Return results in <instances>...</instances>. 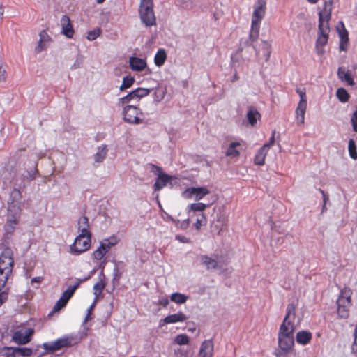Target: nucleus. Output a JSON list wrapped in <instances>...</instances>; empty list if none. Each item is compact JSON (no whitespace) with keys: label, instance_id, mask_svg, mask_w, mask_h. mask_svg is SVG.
I'll use <instances>...</instances> for the list:
<instances>
[{"label":"nucleus","instance_id":"de8ad7c7","mask_svg":"<svg viewBox=\"0 0 357 357\" xmlns=\"http://www.w3.org/2000/svg\"><path fill=\"white\" fill-rule=\"evenodd\" d=\"M9 289H5L0 291V306L4 303L8 298Z\"/></svg>","mask_w":357,"mask_h":357},{"label":"nucleus","instance_id":"a18cd8bd","mask_svg":"<svg viewBox=\"0 0 357 357\" xmlns=\"http://www.w3.org/2000/svg\"><path fill=\"white\" fill-rule=\"evenodd\" d=\"M206 218L205 215L203 213H202L200 215V218H198L197 219L195 223L194 224V226L197 230H199L201 227L204 225H206Z\"/></svg>","mask_w":357,"mask_h":357},{"label":"nucleus","instance_id":"c9c22d12","mask_svg":"<svg viewBox=\"0 0 357 357\" xmlns=\"http://www.w3.org/2000/svg\"><path fill=\"white\" fill-rule=\"evenodd\" d=\"M135 91H132L126 96L119 98L118 100V103L119 105L123 106L125 104L129 103L132 100H137V96H135Z\"/></svg>","mask_w":357,"mask_h":357},{"label":"nucleus","instance_id":"5fc2aeb1","mask_svg":"<svg viewBox=\"0 0 357 357\" xmlns=\"http://www.w3.org/2000/svg\"><path fill=\"white\" fill-rule=\"evenodd\" d=\"M37 170H33L28 172V176H26V178L29 181H33L36 178V176Z\"/></svg>","mask_w":357,"mask_h":357},{"label":"nucleus","instance_id":"20e7f679","mask_svg":"<svg viewBox=\"0 0 357 357\" xmlns=\"http://www.w3.org/2000/svg\"><path fill=\"white\" fill-rule=\"evenodd\" d=\"M266 0H257L253 7L249 40L255 42L259 36L261 21L266 15Z\"/></svg>","mask_w":357,"mask_h":357},{"label":"nucleus","instance_id":"8fccbe9b","mask_svg":"<svg viewBox=\"0 0 357 357\" xmlns=\"http://www.w3.org/2000/svg\"><path fill=\"white\" fill-rule=\"evenodd\" d=\"M13 347H4L3 351H4L3 355L5 357H15V351H12Z\"/></svg>","mask_w":357,"mask_h":357},{"label":"nucleus","instance_id":"69168bd1","mask_svg":"<svg viewBox=\"0 0 357 357\" xmlns=\"http://www.w3.org/2000/svg\"><path fill=\"white\" fill-rule=\"evenodd\" d=\"M236 79H238V76H237V75H235L234 77V80H236Z\"/></svg>","mask_w":357,"mask_h":357},{"label":"nucleus","instance_id":"c03bdc74","mask_svg":"<svg viewBox=\"0 0 357 357\" xmlns=\"http://www.w3.org/2000/svg\"><path fill=\"white\" fill-rule=\"evenodd\" d=\"M137 99H140L143 97L148 96L150 93V90L145 88H137L134 90Z\"/></svg>","mask_w":357,"mask_h":357},{"label":"nucleus","instance_id":"bb28decb","mask_svg":"<svg viewBox=\"0 0 357 357\" xmlns=\"http://www.w3.org/2000/svg\"><path fill=\"white\" fill-rule=\"evenodd\" d=\"M268 152L267 146H262L255 155L254 163L257 165H263Z\"/></svg>","mask_w":357,"mask_h":357},{"label":"nucleus","instance_id":"39448f33","mask_svg":"<svg viewBox=\"0 0 357 357\" xmlns=\"http://www.w3.org/2000/svg\"><path fill=\"white\" fill-rule=\"evenodd\" d=\"M352 291L348 287L343 288L337 300V312L340 318L347 319L349 316Z\"/></svg>","mask_w":357,"mask_h":357},{"label":"nucleus","instance_id":"37998d69","mask_svg":"<svg viewBox=\"0 0 357 357\" xmlns=\"http://www.w3.org/2000/svg\"><path fill=\"white\" fill-rule=\"evenodd\" d=\"M100 33L101 29L100 28L95 29L87 33L86 38L90 41L94 40L100 35Z\"/></svg>","mask_w":357,"mask_h":357},{"label":"nucleus","instance_id":"b1692460","mask_svg":"<svg viewBox=\"0 0 357 357\" xmlns=\"http://www.w3.org/2000/svg\"><path fill=\"white\" fill-rule=\"evenodd\" d=\"M312 338V334L310 331H301L296 335V340L298 344L301 345H306L309 344Z\"/></svg>","mask_w":357,"mask_h":357},{"label":"nucleus","instance_id":"a19ab883","mask_svg":"<svg viewBox=\"0 0 357 357\" xmlns=\"http://www.w3.org/2000/svg\"><path fill=\"white\" fill-rule=\"evenodd\" d=\"M12 351H15V353L18 352L23 357L31 356L33 354L32 349L31 348L26 347H13Z\"/></svg>","mask_w":357,"mask_h":357},{"label":"nucleus","instance_id":"052dcab7","mask_svg":"<svg viewBox=\"0 0 357 357\" xmlns=\"http://www.w3.org/2000/svg\"><path fill=\"white\" fill-rule=\"evenodd\" d=\"M90 315H91V310H88V314L85 318V322H86L90 318Z\"/></svg>","mask_w":357,"mask_h":357},{"label":"nucleus","instance_id":"9b49d317","mask_svg":"<svg viewBox=\"0 0 357 357\" xmlns=\"http://www.w3.org/2000/svg\"><path fill=\"white\" fill-rule=\"evenodd\" d=\"M158 172V176L154 183L153 188L155 191H159L165 187L167 183L172 180V176L162 172V169L156 165H153Z\"/></svg>","mask_w":357,"mask_h":357},{"label":"nucleus","instance_id":"5701e85b","mask_svg":"<svg viewBox=\"0 0 357 357\" xmlns=\"http://www.w3.org/2000/svg\"><path fill=\"white\" fill-rule=\"evenodd\" d=\"M340 44L339 48L341 51H347L349 46V33L342 24V29L339 31Z\"/></svg>","mask_w":357,"mask_h":357},{"label":"nucleus","instance_id":"ddd939ff","mask_svg":"<svg viewBox=\"0 0 357 357\" xmlns=\"http://www.w3.org/2000/svg\"><path fill=\"white\" fill-rule=\"evenodd\" d=\"M33 333V329H29L26 334L22 331H16L12 335V340L18 344H26L31 341V336Z\"/></svg>","mask_w":357,"mask_h":357},{"label":"nucleus","instance_id":"f704fd0d","mask_svg":"<svg viewBox=\"0 0 357 357\" xmlns=\"http://www.w3.org/2000/svg\"><path fill=\"white\" fill-rule=\"evenodd\" d=\"M336 96L341 102H347L349 99V94L344 88H339L336 91Z\"/></svg>","mask_w":357,"mask_h":357},{"label":"nucleus","instance_id":"603ef678","mask_svg":"<svg viewBox=\"0 0 357 357\" xmlns=\"http://www.w3.org/2000/svg\"><path fill=\"white\" fill-rule=\"evenodd\" d=\"M275 130H273L272 132V135L269 139V141L268 143L264 144L263 146H267V150L269 151V149L271 146H273L275 143Z\"/></svg>","mask_w":357,"mask_h":357},{"label":"nucleus","instance_id":"7c9ffc66","mask_svg":"<svg viewBox=\"0 0 357 357\" xmlns=\"http://www.w3.org/2000/svg\"><path fill=\"white\" fill-rule=\"evenodd\" d=\"M167 59V54L163 49H159L154 58L155 64L157 66H161L164 64Z\"/></svg>","mask_w":357,"mask_h":357},{"label":"nucleus","instance_id":"f03ea898","mask_svg":"<svg viewBox=\"0 0 357 357\" xmlns=\"http://www.w3.org/2000/svg\"><path fill=\"white\" fill-rule=\"evenodd\" d=\"M295 330V326H280L278 333L279 350L275 354L276 357H296L294 337Z\"/></svg>","mask_w":357,"mask_h":357},{"label":"nucleus","instance_id":"9d476101","mask_svg":"<svg viewBox=\"0 0 357 357\" xmlns=\"http://www.w3.org/2000/svg\"><path fill=\"white\" fill-rule=\"evenodd\" d=\"M209 193L210 190L206 187H190L182 192V196L185 199L194 197L195 200L199 201Z\"/></svg>","mask_w":357,"mask_h":357},{"label":"nucleus","instance_id":"c756f323","mask_svg":"<svg viewBox=\"0 0 357 357\" xmlns=\"http://www.w3.org/2000/svg\"><path fill=\"white\" fill-rule=\"evenodd\" d=\"M261 117L260 113L254 107H250L248 112H247V119L249 122V123L254 126L257 122V120L259 119Z\"/></svg>","mask_w":357,"mask_h":357},{"label":"nucleus","instance_id":"412c9836","mask_svg":"<svg viewBox=\"0 0 357 357\" xmlns=\"http://www.w3.org/2000/svg\"><path fill=\"white\" fill-rule=\"evenodd\" d=\"M89 228L90 225L88 218L85 215L80 217L77 222V229L80 232L79 234L91 235Z\"/></svg>","mask_w":357,"mask_h":357},{"label":"nucleus","instance_id":"f3484780","mask_svg":"<svg viewBox=\"0 0 357 357\" xmlns=\"http://www.w3.org/2000/svg\"><path fill=\"white\" fill-rule=\"evenodd\" d=\"M39 36L40 39L37 46L35 48L36 53H40V52L45 50L47 45L52 41L51 37L48 35L45 30L40 31Z\"/></svg>","mask_w":357,"mask_h":357},{"label":"nucleus","instance_id":"58836bf2","mask_svg":"<svg viewBox=\"0 0 357 357\" xmlns=\"http://www.w3.org/2000/svg\"><path fill=\"white\" fill-rule=\"evenodd\" d=\"M348 150L349 156L354 159H357V151H356V143L354 139H351L349 141V145H348Z\"/></svg>","mask_w":357,"mask_h":357},{"label":"nucleus","instance_id":"4d7b16f0","mask_svg":"<svg viewBox=\"0 0 357 357\" xmlns=\"http://www.w3.org/2000/svg\"><path fill=\"white\" fill-rule=\"evenodd\" d=\"M43 276L34 277L31 279V284H33V283L40 284L43 282Z\"/></svg>","mask_w":357,"mask_h":357},{"label":"nucleus","instance_id":"423d86ee","mask_svg":"<svg viewBox=\"0 0 357 357\" xmlns=\"http://www.w3.org/2000/svg\"><path fill=\"white\" fill-rule=\"evenodd\" d=\"M139 14L142 22L146 26L156 24V17L153 11V0H141Z\"/></svg>","mask_w":357,"mask_h":357},{"label":"nucleus","instance_id":"a878e982","mask_svg":"<svg viewBox=\"0 0 357 357\" xmlns=\"http://www.w3.org/2000/svg\"><path fill=\"white\" fill-rule=\"evenodd\" d=\"M241 144L239 142H230L225 152V155L229 158H238L241 153L237 148L241 146Z\"/></svg>","mask_w":357,"mask_h":357},{"label":"nucleus","instance_id":"e433bc0d","mask_svg":"<svg viewBox=\"0 0 357 357\" xmlns=\"http://www.w3.org/2000/svg\"><path fill=\"white\" fill-rule=\"evenodd\" d=\"M107 253V252L105 250V248L100 244V246L93 251V257L98 261L102 260Z\"/></svg>","mask_w":357,"mask_h":357},{"label":"nucleus","instance_id":"a211bd4d","mask_svg":"<svg viewBox=\"0 0 357 357\" xmlns=\"http://www.w3.org/2000/svg\"><path fill=\"white\" fill-rule=\"evenodd\" d=\"M295 317L296 306L294 303H290L287 307L286 314L281 324L288 326H295L294 323Z\"/></svg>","mask_w":357,"mask_h":357},{"label":"nucleus","instance_id":"774afa93","mask_svg":"<svg viewBox=\"0 0 357 357\" xmlns=\"http://www.w3.org/2000/svg\"><path fill=\"white\" fill-rule=\"evenodd\" d=\"M15 191L17 192L19 194L20 193V190H15Z\"/></svg>","mask_w":357,"mask_h":357},{"label":"nucleus","instance_id":"393cba45","mask_svg":"<svg viewBox=\"0 0 357 357\" xmlns=\"http://www.w3.org/2000/svg\"><path fill=\"white\" fill-rule=\"evenodd\" d=\"M337 77L342 81H345L349 86H354L355 84L351 72L349 70H345L342 67H339L337 70Z\"/></svg>","mask_w":357,"mask_h":357},{"label":"nucleus","instance_id":"ea45409f","mask_svg":"<svg viewBox=\"0 0 357 357\" xmlns=\"http://www.w3.org/2000/svg\"><path fill=\"white\" fill-rule=\"evenodd\" d=\"M189 337L186 334H178L174 338V342L178 345L188 344Z\"/></svg>","mask_w":357,"mask_h":357},{"label":"nucleus","instance_id":"680f3d73","mask_svg":"<svg viewBox=\"0 0 357 357\" xmlns=\"http://www.w3.org/2000/svg\"><path fill=\"white\" fill-rule=\"evenodd\" d=\"M310 3H312V4H315L317 3L319 0H307Z\"/></svg>","mask_w":357,"mask_h":357},{"label":"nucleus","instance_id":"c85d7f7f","mask_svg":"<svg viewBox=\"0 0 357 357\" xmlns=\"http://www.w3.org/2000/svg\"><path fill=\"white\" fill-rule=\"evenodd\" d=\"M200 260L202 264L204 265L208 270L218 268V261L208 255H201Z\"/></svg>","mask_w":357,"mask_h":357},{"label":"nucleus","instance_id":"864d4df0","mask_svg":"<svg viewBox=\"0 0 357 357\" xmlns=\"http://www.w3.org/2000/svg\"><path fill=\"white\" fill-rule=\"evenodd\" d=\"M7 73L4 68L2 66H0V82H4L6 79Z\"/></svg>","mask_w":357,"mask_h":357},{"label":"nucleus","instance_id":"dca6fc26","mask_svg":"<svg viewBox=\"0 0 357 357\" xmlns=\"http://www.w3.org/2000/svg\"><path fill=\"white\" fill-rule=\"evenodd\" d=\"M19 222V216L9 213L7 216L6 222L4 225V230L7 235H13L16 225Z\"/></svg>","mask_w":357,"mask_h":357},{"label":"nucleus","instance_id":"cd10ccee","mask_svg":"<svg viewBox=\"0 0 357 357\" xmlns=\"http://www.w3.org/2000/svg\"><path fill=\"white\" fill-rule=\"evenodd\" d=\"M119 242V238L116 235H112L107 238L103 239L100 242L101 246L105 248V250L108 252L110 249L115 246Z\"/></svg>","mask_w":357,"mask_h":357},{"label":"nucleus","instance_id":"7ed1b4c3","mask_svg":"<svg viewBox=\"0 0 357 357\" xmlns=\"http://www.w3.org/2000/svg\"><path fill=\"white\" fill-rule=\"evenodd\" d=\"M14 266L13 252L7 247L0 255V291L9 289L6 284L12 277Z\"/></svg>","mask_w":357,"mask_h":357},{"label":"nucleus","instance_id":"0eeeda50","mask_svg":"<svg viewBox=\"0 0 357 357\" xmlns=\"http://www.w3.org/2000/svg\"><path fill=\"white\" fill-rule=\"evenodd\" d=\"M91 235L79 234L73 244L70 245V252L74 255H79L91 248Z\"/></svg>","mask_w":357,"mask_h":357},{"label":"nucleus","instance_id":"4c0bfd02","mask_svg":"<svg viewBox=\"0 0 357 357\" xmlns=\"http://www.w3.org/2000/svg\"><path fill=\"white\" fill-rule=\"evenodd\" d=\"M105 286L106 282L103 279H100L97 283L94 284L93 291L96 297H98L102 293Z\"/></svg>","mask_w":357,"mask_h":357},{"label":"nucleus","instance_id":"1a4fd4ad","mask_svg":"<svg viewBox=\"0 0 357 357\" xmlns=\"http://www.w3.org/2000/svg\"><path fill=\"white\" fill-rule=\"evenodd\" d=\"M81 281L77 282L75 285H70L62 294L61 298L56 301L53 307L52 312H57L66 307L69 300L75 294L76 289L79 287Z\"/></svg>","mask_w":357,"mask_h":357},{"label":"nucleus","instance_id":"f8f14e48","mask_svg":"<svg viewBox=\"0 0 357 357\" xmlns=\"http://www.w3.org/2000/svg\"><path fill=\"white\" fill-rule=\"evenodd\" d=\"M71 340L68 337L59 338L53 342L44 343L43 347L49 351H55L70 346Z\"/></svg>","mask_w":357,"mask_h":357},{"label":"nucleus","instance_id":"2eb2a0df","mask_svg":"<svg viewBox=\"0 0 357 357\" xmlns=\"http://www.w3.org/2000/svg\"><path fill=\"white\" fill-rule=\"evenodd\" d=\"M214 344L212 340H204L200 347L199 357H213Z\"/></svg>","mask_w":357,"mask_h":357},{"label":"nucleus","instance_id":"4be33fe9","mask_svg":"<svg viewBox=\"0 0 357 357\" xmlns=\"http://www.w3.org/2000/svg\"><path fill=\"white\" fill-rule=\"evenodd\" d=\"M307 102H298L295 111L297 123L303 125L305 123V114L307 109Z\"/></svg>","mask_w":357,"mask_h":357},{"label":"nucleus","instance_id":"473e14b6","mask_svg":"<svg viewBox=\"0 0 357 357\" xmlns=\"http://www.w3.org/2000/svg\"><path fill=\"white\" fill-rule=\"evenodd\" d=\"M170 300L177 304H183L187 301L188 297L185 294L176 292L170 296Z\"/></svg>","mask_w":357,"mask_h":357},{"label":"nucleus","instance_id":"bf43d9fd","mask_svg":"<svg viewBox=\"0 0 357 357\" xmlns=\"http://www.w3.org/2000/svg\"><path fill=\"white\" fill-rule=\"evenodd\" d=\"M3 8L2 5L0 4V20L3 18Z\"/></svg>","mask_w":357,"mask_h":357},{"label":"nucleus","instance_id":"6e6552de","mask_svg":"<svg viewBox=\"0 0 357 357\" xmlns=\"http://www.w3.org/2000/svg\"><path fill=\"white\" fill-rule=\"evenodd\" d=\"M123 119L129 123L139 124L143 122V113L136 106L127 105L123 111Z\"/></svg>","mask_w":357,"mask_h":357},{"label":"nucleus","instance_id":"f257e3e1","mask_svg":"<svg viewBox=\"0 0 357 357\" xmlns=\"http://www.w3.org/2000/svg\"><path fill=\"white\" fill-rule=\"evenodd\" d=\"M332 4L331 0L325 1L323 8L319 13L318 37L315 45L316 52L319 55H322L324 53V46L328 43Z\"/></svg>","mask_w":357,"mask_h":357},{"label":"nucleus","instance_id":"09e8293b","mask_svg":"<svg viewBox=\"0 0 357 357\" xmlns=\"http://www.w3.org/2000/svg\"><path fill=\"white\" fill-rule=\"evenodd\" d=\"M296 93H298V95L300 96L299 102H307V97H306V91H305V89H297Z\"/></svg>","mask_w":357,"mask_h":357},{"label":"nucleus","instance_id":"3c124183","mask_svg":"<svg viewBox=\"0 0 357 357\" xmlns=\"http://www.w3.org/2000/svg\"><path fill=\"white\" fill-rule=\"evenodd\" d=\"M354 131L357 132V111H355L351 119Z\"/></svg>","mask_w":357,"mask_h":357},{"label":"nucleus","instance_id":"6ab92c4d","mask_svg":"<svg viewBox=\"0 0 357 357\" xmlns=\"http://www.w3.org/2000/svg\"><path fill=\"white\" fill-rule=\"evenodd\" d=\"M188 317L187 315L179 311L176 314H169L165 317L162 321V324H160V325L183 322L188 320Z\"/></svg>","mask_w":357,"mask_h":357},{"label":"nucleus","instance_id":"e2e57ef3","mask_svg":"<svg viewBox=\"0 0 357 357\" xmlns=\"http://www.w3.org/2000/svg\"><path fill=\"white\" fill-rule=\"evenodd\" d=\"M268 49H269V50H268V56H267V58H266V61H268V59L269 58V56H270V54H271V50H270L271 45H268Z\"/></svg>","mask_w":357,"mask_h":357},{"label":"nucleus","instance_id":"aec40b11","mask_svg":"<svg viewBox=\"0 0 357 357\" xmlns=\"http://www.w3.org/2000/svg\"><path fill=\"white\" fill-rule=\"evenodd\" d=\"M130 68L134 71H142L146 68V62L139 57L131 56L129 59Z\"/></svg>","mask_w":357,"mask_h":357},{"label":"nucleus","instance_id":"13d9d810","mask_svg":"<svg viewBox=\"0 0 357 357\" xmlns=\"http://www.w3.org/2000/svg\"><path fill=\"white\" fill-rule=\"evenodd\" d=\"M320 192L322 194L323 197H324V204H326V201L328 199V198L327 197V196L325 195L324 193V191L321 190L320 189Z\"/></svg>","mask_w":357,"mask_h":357},{"label":"nucleus","instance_id":"6e6d98bb","mask_svg":"<svg viewBox=\"0 0 357 357\" xmlns=\"http://www.w3.org/2000/svg\"><path fill=\"white\" fill-rule=\"evenodd\" d=\"M169 303V300L167 297L162 298L158 301V304L163 307H167Z\"/></svg>","mask_w":357,"mask_h":357},{"label":"nucleus","instance_id":"2f4dec72","mask_svg":"<svg viewBox=\"0 0 357 357\" xmlns=\"http://www.w3.org/2000/svg\"><path fill=\"white\" fill-rule=\"evenodd\" d=\"M107 149L105 145L99 146L97 153L94 155V160L96 162H101L106 158Z\"/></svg>","mask_w":357,"mask_h":357},{"label":"nucleus","instance_id":"0e129e2a","mask_svg":"<svg viewBox=\"0 0 357 357\" xmlns=\"http://www.w3.org/2000/svg\"><path fill=\"white\" fill-rule=\"evenodd\" d=\"M105 0H96L97 3L101 4L105 2Z\"/></svg>","mask_w":357,"mask_h":357},{"label":"nucleus","instance_id":"338daca9","mask_svg":"<svg viewBox=\"0 0 357 357\" xmlns=\"http://www.w3.org/2000/svg\"><path fill=\"white\" fill-rule=\"evenodd\" d=\"M354 69H357V63L354 66Z\"/></svg>","mask_w":357,"mask_h":357},{"label":"nucleus","instance_id":"4468645a","mask_svg":"<svg viewBox=\"0 0 357 357\" xmlns=\"http://www.w3.org/2000/svg\"><path fill=\"white\" fill-rule=\"evenodd\" d=\"M61 33L68 38H72L75 34L70 17L64 15L61 19Z\"/></svg>","mask_w":357,"mask_h":357},{"label":"nucleus","instance_id":"79ce46f5","mask_svg":"<svg viewBox=\"0 0 357 357\" xmlns=\"http://www.w3.org/2000/svg\"><path fill=\"white\" fill-rule=\"evenodd\" d=\"M207 207L208 205L202 202L193 203L188 206L190 210L193 212L204 211Z\"/></svg>","mask_w":357,"mask_h":357},{"label":"nucleus","instance_id":"49530a36","mask_svg":"<svg viewBox=\"0 0 357 357\" xmlns=\"http://www.w3.org/2000/svg\"><path fill=\"white\" fill-rule=\"evenodd\" d=\"M175 357H189V351L183 348H178L174 351Z\"/></svg>","mask_w":357,"mask_h":357},{"label":"nucleus","instance_id":"72a5a7b5","mask_svg":"<svg viewBox=\"0 0 357 357\" xmlns=\"http://www.w3.org/2000/svg\"><path fill=\"white\" fill-rule=\"evenodd\" d=\"M135 79L131 75L126 76L123 78L122 84L119 87L120 91H124L132 86Z\"/></svg>","mask_w":357,"mask_h":357}]
</instances>
